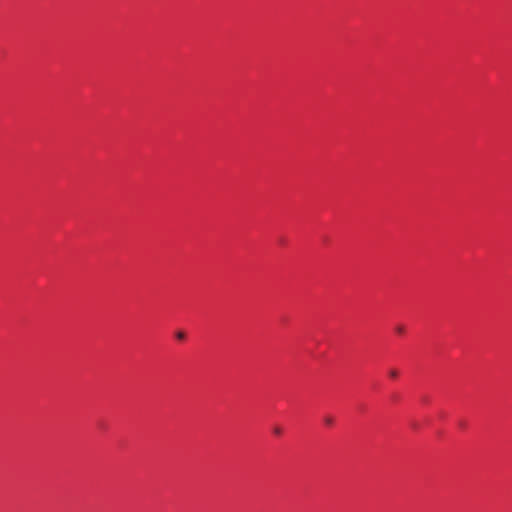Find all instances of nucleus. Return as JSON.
Masks as SVG:
<instances>
[{"instance_id": "7ed1b4c3", "label": "nucleus", "mask_w": 512, "mask_h": 512, "mask_svg": "<svg viewBox=\"0 0 512 512\" xmlns=\"http://www.w3.org/2000/svg\"><path fill=\"white\" fill-rule=\"evenodd\" d=\"M273 432L276 435H281L282 434V429L279 426H276V427L273 428Z\"/></svg>"}, {"instance_id": "39448f33", "label": "nucleus", "mask_w": 512, "mask_h": 512, "mask_svg": "<svg viewBox=\"0 0 512 512\" xmlns=\"http://www.w3.org/2000/svg\"><path fill=\"white\" fill-rule=\"evenodd\" d=\"M389 375L392 378H396L398 376V372L396 370L392 369V370L389 371Z\"/></svg>"}, {"instance_id": "20e7f679", "label": "nucleus", "mask_w": 512, "mask_h": 512, "mask_svg": "<svg viewBox=\"0 0 512 512\" xmlns=\"http://www.w3.org/2000/svg\"><path fill=\"white\" fill-rule=\"evenodd\" d=\"M176 337H177L179 340H183V339L185 338V333H184V332H182V331H179V332H177Z\"/></svg>"}, {"instance_id": "f03ea898", "label": "nucleus", "mask_w": 512, "mask_h": 512, "mask_svg": "<svg viewBox=\"0 0 512 512\" xmlns=\"http://www.w3.org/2000/svg\"><path fill=\"white\" fill-rule=\"evenodd\" d=\"M395 331L399 334H403L405 332V327L403 325H398L396 326Z\"/></svg>"}, {"instance_id": "f257e3e1", "label": "nucleus", "mask_w": 512, "mask_h": 512, "mask_svg": "<svg viewBox=\"0 0 512 512\" xmlns=\"http://www.w3.org/2000/svg\"><path fill=\"white\" fill-rule=\"evenodd\" d=\"M323 421L327 426H332L334 424V418L330 415L325 416Z\"/></svg>"}]
</instances>
